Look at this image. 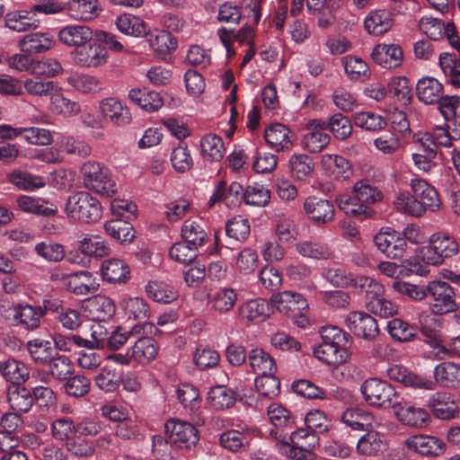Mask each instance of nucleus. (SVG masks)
Returning <instances> with one entry per match:
<instances>
[{
	"instance_id": "obj_47",
	"label": "nucleus",
	"mask_w": 460,
	"mask_h": 460,
	"mask_svg": "<svg viewBox=\"0 0 460 460\" xmlns=\"http://www.w3.org/2000/svg\"><path fill=\"white\" fill-rule=\"evenodd\" d=\"M79 250L87 256L102 258L111 252L110 246L98 235L85 234L78 242Z\"/></svg>"
},
{
	"instance_id": "obj_28",
	"label": "nucleus",
	"mask_w": 460,
	"mask_h": 460,
	"mask_svg": "<svg viewBox=\"0 0 460 460\" xmlns=\"http://www.w3.org/2000/svg\"><path fill=\"white\" fill-rule=\"evenodd\" d=\"M416 95L420 102L427 105L437 104L444 96L443 84L434 77L420 78L416 84Z\"/></svg>"
},
{
	"instance_id": "obj_52",
	"label": "nucleus",
	"mask_w": 460,
	"mask_h": 460,
	"mask_svg": "<svg viewBox=\"0 0 460 460\" xmlns=\"http://www.w3.org/2000/svg\"><path fill=\"white\" fill-rule=\"evenodd\" d=\"M146 292L155 302L169 304L178 297L177 291L170 285L162 281H150L146 286Z\"/></svg>"
},
{
	"instance_id": "obj_54",
	"label": "nucleus",
	"mask_w": 460,
	"mask_h": 460,
	"mask_svg": "<svg viewBox=\"0 0 460 460\" xmlns=\"http://www.w3.org/2000/svg\"><path fill=\"white\" fill-rule=\"evenodd\" d=\"M296 251L303 257L314 260H331L334 257L333 252L326 244L311 241L296 243Z\"/></svg>"
},
{
	"instance_id": "obj_40",
	"label": "nucleus",
	"mask_w": 460,
	"mask_h": 460,
	"mask_svg": "<svg viewBox=\"0 0 460 460\" xmlns=\"http://www.w3.org/2000/svg\"><path fill=\"white\" fill-rule=\"evenodd\" d=\"M55 46V40L46 33H31L20 41V49L27 54H40Z\"/></svg>"
},
{
	"instance_id": "obj_21",
	"label": "nucleus",
	"mask_w": 460,
	"mask_h": 460,
	"mask_svg": "<svg viewBox=\"0 0 460 460\" xmlns=\"http://www.w3.org/2000/svg\"><path fill=\"white\" fill-rule=\"evenodd\" d=\"M124 311L128 319L138 321L139 323L135 324L131 332L140 334L146 328L150 331L154 327L153 324L147 323L149 318L150 311L147 303L139 297H131L125 302Z\"/></svg>"
},
{
	"instance_id": "obj_46",
	"label": "nucleus",
	"mask_w": 460,
	"mask_h": 460,
	"mask_svg": "<svg viewBox=\"0 0 460 460\" xmlns=\"http://www.w3.org/2000/svg\"><path fill=\"white\" fill-rule=\"evenodd\" d=\"M237 301V293L232 288H223L216 291L209 298L211 308L220 314L232 310Z\"/></svg>"
},
{
	"instance_id": "obj_5",
	"label": "nucleus",
	"mask_w": 460,
	"mask_h": 460,
	"mask_svg": "<svg viewBox=\"0 0 460 460\" xmlns=\"http://www.w3.org/2000/svg\"><path fill=\"white\" fill-rule=\"evenodd\" d=\"M84 186L96 193L111 196L116 192V184L109 170L100 163L89 160L81 166Z\"/></svg>"
},
{
	"instance_id": "obj_49",
	"label": "nucleus",
	"mask_w": 460,
	"mask_h": 460,
	"mask_svg": "<svg viewBox=\"0 0 460 460\" xmlns=\"http://www.w3.org/2000/svg\"><path fill=\"white\" fill-rule=\"evenodd\" d=\"M104 228L111 237L121 243H131L135 238L132 225L122 219H111L104 225Z\"/></svg>"
},
{
	"instance_id": "obj_3",
	"label": "nucleus",
	"mask_w": 460,
	"mask_h": 460,
	"mask_svg": "<svg viewBox=\"0 0 460 460\" xmlns=\"http://www.w3.org/2000/svg\"><path fill=\"white\" fill-rule=\"evenodd\" d=\"M360 392L368 405L378 409H394L401 397L390 383L376 377L366 379L360 386Z\"/></svg>"
},
{
	"instance_id": "obj_59",
	"label": "nucleus",
	"mask_w": 460,
	"mask_h": 460,
	"mask_svg": "<svg viewBox=\"0 0 460 460\" xmlns=\"http://www.w3.org/2000/svg\"><path fill=\"white\" fill-rule=\"evenodd\" d=\"M325 128L329 129L333 137L338 140L349 138L352 133V124L350 119L341 113H335L325 120Z\"/></svg>"
},
{
	"instance_id": "obj_29",
	"label": "nucleus",
	"mask_w": 460,
	"mask_h": 460,
	"mask_svg": "<svg viewBox=\"0 0 460 460\" xmlns=\"http://www.w3.org/2000/svg\"><path fill=\"white\" fill-rule=\"evenodd\" d=\"M43 316L44 310H41V306L18 304L13 308V323L21 324L26 330L32 331L40 327Z\"/></svg>"
},
{
	"instance_id": "obj_38",
	"label": "nucleus",
	"mask_w": 460,
	"mask_h": 460,
	"mask_svg": "<svg viewBox=\"0 0 460 460\" xmlns=\"http://www.w3.org/2000/svg\"><path fill=\"white\" fill-rule=\"evenodd\" d=\"M21 210L42 217H53L58 212V207L43 199L30 196H21L17 199Z\"/></svg>"
},
{
	"instance_id": "obj_20",
	"label": "nucleus",
	"mask_w": 460,
	"mask_h": 460,
	"mask_svg": "<svg viewBox=\"0 0 460 460\" xmlns=\"http://www.w3.org/2000/svg\"><path fill=\"white\" fill-rule=\"evenodd\" d=\"M293 133L282 123H273L264 130L267 145L276 152L289 151L293 147Z\"/></svg>"
},
{
	"instance_id": "obj_32",
	"label": "nucleus",
	"mask_w": 460,
	"mask_h": 460,
	"mask_svg": "<svg viewBox=\"0 0 460 460\" xmlns=\"http://www.w3.org/2000/svg\"><path fill=\"white\" fill-rule=\"evenodd\" d=\"M7 402L10 408L17 412L27 413L33 406L32 390L24 385H9Z\"/></svg>"
},
{
	"instance_id": "obj_16",
	"label": "nucleus",
	"mask_w": 460,
	"mask_h": 460,
	"mask_svg": "<svg viewBox=\"0 0 460 460\" xmlns=\"http://www.w3.org/2000/svg\"><path fill=\"white\" fill-rule=\"evenodd\" d=\"M405 447L424 456L437 457L443 455L447 445L439 438L428 435H414L404 441Z\"/></svg>"
},
{
	"instance_id": "obj_62",
	"label": "nucleus",
	"mask_w": 460,
	"mask_h": 460,
	"mask_svg": "<svg viewBox=\"0 0 460 460\" xmlns=\"http://www.w3.org/2000/svg\"><path fill=\"white\" fill-rule=\"evenodd\" d=\"M27 11L12 12L5 16V25L13 31L24 32L37 28L36 21L29 17Z\"/></svg>"
},
{
	"instance_id": "obj_24",
	"label": "nucleus",
	"mask_w": 460,
	"mask_h": 460,
	"mask_svg": "<svg viewBox=\"0 0 460 460\" xmlns=\"http://www.w3.org/2000/svg\"><path fill=\"white\" fill-rule=\"evenodd\" d=\"M321 165L326 174L335 180H348L353 174L350 162L342 155L325 154L322 156Z\"/></svg>"
},
{
	"instance_id": "obj_57",
	"label": "nucleus",
	"mask_w": 460,
	"mask_h": 460,
	"mask_svg": "<svg viewBox=\"0 0 460 460\" xmlns=\"http://www.w3.org/2000/svg\"><path fill=\"white\" fill-rule=\"evenodd\" d=\"M289 168L294 178L304 181L313 173L314 163L307 155H293L289 159Z\"/></svg>"
},
{
	"instance_id": "obj_27",
	"label": "nucleus",
	"mask_w": 460,
	"mask_h": 460,
	"mask_svg": "<svg viewBox=\"0 0 460 460\" xmlns=\"http://www.w3.org/2000/svg\"><path fill=\"white\" fill-rule=\"evenodd\" d=\"M0 374L10 385H25L30 379V367L21 360L8 358L0 362Z\"/></svg>"
},
{
	"instance_id": "obj_39",
	"label": "nucleus",
	"mask_w": 460,
	"mask_h": 460,
	"mask_svg": "<svg viewBox=\"0 0 460 460\" xmlns=\"http://www.w3.org/2000/svg\"><path fill=\"white\" fill-rule=\"evenodd\" d=\"M387 92L394 102L409 105L413 98L412 88L406 76H394L387 84Z\"/></svg>"
},
{
	"instance_id": "obj_2",
	"label": "nucleus",
	"mask_w": 460,
	"mask_h": 460,
	"mask_svg": "<svg viewBox=\"0 0 460 460\" xmlns=\"http://www.w3.org/2000/svg\"><path fill=\"white\" fill-rule=\"evenodd\" d=\"M383 197L382 191L370 180L364 179L354 184L352 195H340L336 203L347 216L364 220L374 216L375 211L370 205L381 201Z\"/></svg>"
},
{
	"instance_id": "obj_23",
	"label": "nucleus",
	"mask_w": 460,
	"mask_h": 460,
	"mask_svg": "<svg viewBox=\"0 0 460 460\" xmlns=\"http://www.w3.org/2000/svg\"><path fill=\"white\" fill-rule=\"evenodd\" d=\"M84 310L95 322H104L115 314V304L110 297L102 295L92 296L84 301Z\"/></svg>"
},
{
	"instance_id": "obj_50",
	"label": "nucleus",
	"mask_w": 460,
	"mask_h": 460,
	"mask_svg": "<svg viewBox=\"0 0 460 460\" xmlns=\"http://www.w3.org/2000/svg\"><path fill=\"white\" fill-rule=\"evenodd\" d=\"M210 405L216 410H225L232 407L236 402V394L225 385H217L208 393Z\"/></svg>"
},
{
	"instance_id": "obj_42",
	"label": "nucleus",
	"mask_w": 460,
	"mask_h": 460,
	"mask_svg": "<svg viewBox=\"0 0 460 460\" xmlns=\"http://www.w3.org/2000/svg\"><path fill=\"white\" fill-rule=\"evenodd\" d=\"M94 48L93 58H106L108 53L104 49H109L112 53L123 52L124 47L117 37L109 32L100 31L95 33V40L91 49Z\"/></svg>"
},
{
	"instance_id": "obj_34",
	"label": "nucleus",
	"mask_w": 460,
	"mask_h": 460,
	"mask_svg": "<svg viewBox=\"0 0 460 460\" xmlns=\"http://www.w3.org/2000/svg\"><path fill=\"white\" fill-rule=\"evenodd\" d=\"M341 421L354 430H369L374 428V415L362 408H349L343 411Z\"/></svg>"
},
{
	"instance_id": "obj_60",
	"label": "nucleus",
	"mask_w": 460,
	"mask_h": 460,
	"mask_svg": "<svg viewBox=\"0 0 460 460\" xmlns=\"http://www.w3.org/2000/svg\"><path fill=\"white\" fill-rule=\"evenodd\" d=\"M394 206L398 211L416 217L423 216L426 212L424 205H421L414 194L409 192L400 193Z\"/></svg>"
},
{
	"instance_id": "obj_13",
	"label": "nucleus",
	"mask_w": 460,
	"mask_h": 460,
	"mask_svg": "<svg viewBox=\"0 0 460 460\" xmlns=\"http://www.w3.org/2000/svg\"><path fill=\"white\" fill-rule=\"evenodd\" d=\"M347 327L356 336L366 341H373L379 334L376 320L365 312H350L345 319Z\"/></svg>"
},
{
	"instance_id": "obj_14",
	"label": "nucleus",
	"mask_w": 460,
	"mask_h": 460,
	"mask_svg": "<svg viewBox=\"0 0 460 460\" xmlns=\"http://www.w3.org/2000/svg\"><path fill=\"white\" fill-rule=\"evenodd\" d=\"M303 208L308 218L317 226L334 220L335 208L328 199L310 196L305 199Z\"/></svg>"
},
{
	"instance_id": "obj_1",
	"label": "nucleus",
	"mask_w": 460,
	"mask_h": 460,
	"mask_svg": "<svg viewBox=\"0 0 460 460\" xmlns=\"http://www.w3.org/2000/svg\"><path fill=\"white\" fill-rule=\"evenodd\" d=\"M388 377L406 387L433 391L437 385L444 388H460V365L444 361L433 371L434 380L418 375L403 366L394 365L387 369Z\"/></svg>"
},
{
	"instance_id": "obj_10",
	"label": "nucleus",
	"mask_w": 460,
	"mask_h": 460,
	"mask_svg": "<svg viewBox=\"0 0 460 460\" xmlns=\"http://www.w3.org/2000/svg\"><path fill=\"white\" fill-rule=\"evenodd\" d=\"M419 26L420 31L431 40H438L443 34L452 48L460 52V38L454 23L447 25L441 20L430 16L422 17Z\"/></svg>"
},
{
	"instance_id": "obj_22",
	"label": "nucleus",
	"mask_w": 460,
	"mask_h": 460,
	"mask_svg": "<svg viewBox=\"0 0 460 460\" xmlns=\"http://www.w3.org/2000/svg\"><path fill=\"white\" fill-rule=\"evenodd\" d=\"M58 38L64 45L78 49L92 45L93 31L85 25H66L59 30Z\"/></svg>"
},
{
	"instance_id": "obj_30",
	"label": "nucleus",
	"mask_w": 460,
	"mask_h": 460,
	"mask_svg": "<svg viewBox=\"0 0 460 460\" xmlns=\"http://www.w3.org/2000/svg\"><path fill=\"white\" fill-rule=\"evenodd\" d=\"M101 271L103 279L109 283H126L130 279L129 267L124 261L117 258L103 261Z\"/></svg>"
},
{
	"instance_id": "obj_53",
	"label": "nucleus",
	"mask_w": 460,
	"mask_h": 460,
	"mask_svg": "<svg viewBox=\"0 0 460 460\" xmlns=\"http://www.w3.org/2000/svg\"><path fill=\"white\" fill-rule=\"evenodd\" d=\"M118 30L126 34L135 37H141L146 34V24L137 16L124 13L116 20Z\"/></svg>"
},
{
	"instance_id": "obj_19",
	"label": "nucleus",
	"mask_w": 460,
	"mask_h": 460,
	"mask_svg": "<svg viewBox=\"0 0 460 460\" xmlns=\"http://www.w3.org/2000/svg\"><path fill=\"white\" fill-rule=\"evenodd\" d=\"M243 200L244 201V191L239 182L233 181L226 186V181H221L208 200V207L212 208L217 202H224L227 208H232L238 207Z\"/></svg>"
},
{
	"instance_id": "obj_18",
	"label": "nucleus",
	"mask_w": 460,
	"mask_h": 460,
	"mask_svg": "<svg viewBox=\"0 0 460 460\" xmlns=\"http://www.w3.org/2000/svg\"><path fill=\"white\" fill-rule=\"evenodd\" d=\"M427 406L435 417L449 420L456 417L460 411V402L447 392H436L429 399Z\"/></svg>"
},
{
	"instance_id": "obj_61",
	"label": "nucleus",
	"mask_w": 460,
	"mask_h": 460,
	"mask_svg": "<svg viewBox=\"0 0 460 460\" xmlns=\"http://www.w3.org/2000/svg\"><path fill=\"white\" fill-rule=\"evenodd\" d=\"M387 331L390 336L397 341L408 342L416 336V329L407 322L394 318L387 323Z\"/></svg>"
},
{
	"instance_id": "obj_36",
	"label": "nucleus",
	"mask_w": 460,
	"mask_h": 460,
	"mask_svg": "<svg viewBox=\"0 0 460 460\" xmlns=\"http://www.w3.org/2000/svg\"><path fill=\"white\" fill-rule=\"evenodd\" d=\"M248 361L252 371L258 376L277 373L275 358L261 348L251 349L248 353Z\"/></svg>"
},
{
	"instance_id": "obj_4",
	"label": "nucleus",
	"mask_w": 460,
	"mask_h": 460,
	"mask_svg": "<svg viewBox=\"0 0 460 460\" xmlns=\"http://www.w3.org/2000/svg\"><path fill=\"white\" fill-rule=\"evenodd\" d=\"M68 217L84 223H94L102 217L101 202L88 191H78L68 197L66 204Z\"/></svg>"
},
{
	"instance_id": "obj_25",
	"label": "nucleus",
	"mask_w": 460,
	"mask_h": 460,
	"mask_svg": "<svg viewBox=\"0 0 460 460\" xmlns=\"http://www.w3.org/2000/svg\"><path fill=\"white\" fill-rule=\"evenodd\" d=\"M411 189L425 210L438 211L441 207V201L438 191L427 181L414 178L411 181Z\"/></svg>"
},
{
	"instance_id": "obj_12",
	"label": "nucleus",
	"mask_w": 460,
	"mask_h": 460,
	"mask_svg": "<svg viewBox=\"0 0 460 460\" xmlns=\"http://www.w3.org/2000/svg\"><path fill=\"white\" fill-rule=\"evenodd\" d=\"M375 246L392 260H399L404 256L407 243L395 230H381L374 236Z\"/></svg>"
},
{
	"instance_id": "obj_43",
	"label": "nucleus",
	"mask_w": 460,
	"mask_h": 460,
	"mask_svg": "<svg viewBox=\"0 0 460 460\" xmlns=\"http://www.w3.org/2000/svg\"><path fill=\"white\" fill-rule=\"evenodd\" d=\"M128 97L134 103L149 112L159 110L164 104L160 93L155 91L134 88L129 91Z\"/></svg>"
},
{
	"instance_id": "obj_31",
	"label": "nucleus",
	"mask_w": 460,
	"mask_h": 460,
	"mask_svg": "<svg viewBox=\"0 0 460 460\" xmlns=\"http://www.w3.org/2000/svg\"><path fill=\"white\" fill-rule=\"evenodd\" d=\"M101 111L105 119L117 126H125L131 120L129 109L115 98L102 101Z\"/></svg>"
},
{
	"instance_id": "obj_8",
	"label": "nucleus",
	"mask_w": 460,
	"mask_h": 460,
	"mask_svg": "<svg viewBox=\"0 0 460 460\" xmlns=\"http://www.w3.org/2000/svg\"><path fill=\"white\" fill-rule=\"evenodd\" d=\"M290 445L288 456L296 460H314V453L316 446L319 445L317 433L305 429H298L290 435Z\"/></svg>"
},
{
	"instance_id": "obj_55",
	"label": "nucleus",
	"mask_w": 460,
	"mask_h": 460,
	"mask_svg": "<svg viewBox=\"0 0 460 460\" xmlns=\"http://www.w3.org/2000/svg\"><path fill=\"white\" fill-rule=\"evenodd\" d=\"M320 334L322 341L345 350H348L352 343L351 335L337 326L329 325L322 327Z\"/></svg>"
},
{
	"instance_id": "obj_35",
	"label": "nucleus",
	"mask_w": 460,
	"mask_h": 460,
	"mask_svg": "<svg viewBox=\"0 0 460 460\" xmlns=\"http://www.w3.org/2000/svg\"><path fill=\"white\" fill-rule=\"evenodd\" d=\"M364 25L369 34L382 35L393 27V14L385 9L372 11L366 16Z\"/></svg>"
},
{
	"instance_id": "obj_41",
	"label": "nucleus",
	"mask_w": 460,
	"mask_h": 460,
	"mask_svg": "<svg viewBox=\"0 0 460 460\" xmlns=\"http://www.w3.org/2000/svg\"><path fill=\"white\" fill-rule=\"evenodd\" d=\"M314 355L323 363L337 367L346 362L348 350L322 341V343L314 349Z\"/></svg>"
},
{
	"instance_id": "obj_58",
	"label": "nucleus",
	"mask_w": 460,
	"mask_h": 460,
	"mask_svg": "<svg viewBox=\"0 0 460 460\" xmlns=\"http://www.w3.org/2000/svg\"><path fill=\"white\" fill-rule=\"evenodd\" d=\"M250 443L249 436L236 429L223 432L219 438V444L232 452L245 450Z\"/></svg>"
},
{
	"instance_id": "obj_63",
	"label": "nucleus",
	"mask_w": 460,
	"mask_h": 460,
	"mask_svg": "<svg viewBox=\"0 0 460 460\" xmlns=\"http://www.w3.org/2000/svg\"><path fill=\"white\" fill-rule=\"evenodd\" d=\"M35 253L49 262H59L66 255L64 245L52 242L43 241L34 247Z\"/></svg>"
},
{
	"instance_id": "obj_11",
	"label": "nucleus",
	"mask_w": 460,
	"mask_h": 460,
	"mask_svg": "<svg viewBox=\"0 0 460 460\" xmlns=\"http://www.w3.org/2000/svg\"><path fill=\"white\" fill-rule=\"evenodd\" d=\"M164 428L169 438L178 447L190 448L199 439L198 429L190 422L172 419L165 423Z\"/></svg>"
},
{
	"instance_id": "obj_9",
	"label": "nucleus",
	"mask_w": 460,
	"mask_h": 460,
	"mask_svg": "<svg viewBox=\"0 0 460 460\" xmlns=\"http://www.w3.org/2000/svg\"><path fill=\"white\" fill-rule=\"evenodd\" d=\"M426 290L427 296L429 295L433 298L430 306L435 314H444L456 310L455 291L447 282H429Z\"/></svg>"
},
{
	"instance_id": "obj_51",
	"label": "nucleus",
	"mask_w": 460,
	"mask_h": 460,
	"mask_svg": "<svg viewBox=\"0 0 460 460\" xmlns=\"http://www.w3.org/2000/svg\"><path fill=\"white\" fill-rule=\"evenodd\" d=\"M354 288L360 292L365 293L366 307L367 303L377 301L383 298L384 287L373 279L365 276H358L354 278Z\"/></svg>"
},
{
	"instance_id": "obj_64",
	"label": "nucleus",
	"mask_w": 460,
	"mask_h": 460,
	"mask_svg": "<svg viewBox=\"0 0 460 460\" xmlns=\"http://www.w3.org/2000/svg\"><path fill=\"white\" fill-rule=\"evenodd\" d=\"M254 383L261 396L272 399L280 393V381L276 376V373L258 376Z\"/></svg>"
},
{
	"instance_id": "obj_17",
	"label": "nucleus",
	"mask_w": 460,
	"mask_h": 460,
	"mask_svg": "<svg viewBox=\"0 0 460 460\" xmlns=\"http://www.w3.org/2000/svg\"><path fill=\"white\" fill-rule=\"evenodd\" d=\"M393 411L402 424L409 427L422 428L429 420V414L425 409L415 407L402 396L394 405Z\"/></svg>"
},
{
	"instance_id": "obj_26",
	"label": "nucleus",
	"mask_w": 460,
	"mask_h": 460,
	"mask_svg": "<svg viewBox=\"0 0 460 460\" xmlns=\"http://www.w3.org/2000/svg\"><path fill=\"white\" fill-rule=\"evenodd\" d=\"M66 10L72 19L89 22L100 15L102 7L97 0H68Z\"/></svg>"
},
{
	"instance_id": "obj_45",
	"label": "nucleus",
	"mask_w": 460,
	"mask_h": 460,
	"mask_svg": "<svg viewBox=\"0 0 460 460\" xmlns=\"http://www.w3.org/2000/svg\"><path fill=\"white\" fill-rule=\"evenodd\" d=\"M201 155L209 161L218 162L225 155V145L221 137L207 134L200 140Z\"/></svg>"
},
{
	"instance_id": "obj_37",
	"label": "nucleus",
	"mask_w": 460,
	"mask_h": 460,
	"mask_svg": "<svg viewBox=\"0 0 460 460\" xmlns=\"http://www.w3.org/2000/svg\"><path fill=\"white\" fill-rule=\"evenodd\" d=\"M181 235L184 241L196 247L197 250L208 241L207 226L201 220H186L182 225Z\"/></svg>"
},
{
	"instance_id": "obj_48",
	"label": "nucleus",
	"mask_w": 460,
	"mask_h": 460,
	"mask_svg": "<svg viewBox=\"0 0 460 460\" xmlns=\"http://www.w3.org/2000/svg\"><path fill=\"white\" fill-rule=\"evenodd\" d=\"M158 352L157 342L150 337L139 338L131 348V356L141 364L153 360Z\"/></svg>"
},
{
	"instance_id": "obj_56",
	"label": "nucleus",
	"mask_w": 460,
	"mask_h": 460,
	"mask_svg": "<svg viewBox=\"0 0 460 460\" xmlns=\"http://www.w3.org/2000/svg\"><path fill=\"white\" fill-rule=\"evenodd\" d=\"M27 349L31 359L38 364H48L54 356L50 341L34 339L27 342Z\"/></svg>"
},
{
	"instance_id": "obj_7",
	"label": "nucleus",
	"mask_w": 460,
	"mask_h": 460,
	"mask_svg": "<svg viewBox=\"0 0 460 460\" xmlns=\"http://www.w3.org/2000/svg\"><path fill=\"white\" fill-rule=\"evenodd\" d=\"M458 251L459 245L452 236L438 233L432 234L429 246L421 250V258L427 264L435 266L455 256Z\"/></svg>"
},
{
	"instance_id": "obj_15",
	"label": "nucleus",
	"mask_w": 460,
	"mask_h": 460,
	"mask_svg": "<svg viewBox=\"0 0 460 460\" xmlns=\"http://www.w3.org/2000/svg\"><path fill=\"white\" fill-rule=\"evenodd\" d=\"M305 129L307 132L303 137L302 144L309 153H320L330 144L331 137L325 132V120L311 119L306 123Z\"/></svg>"
},
{
	"instance_id": "obj_33",
	"label": "nucleus",
	"mask_w": 460,
	"mask_h": 460,
	"mask_svg": "<svg viewBox=\"0 0 460 460\" xmlns=\"http://www.w3.org/2000/svg\"><path fill=\"white\" fill-rule=\"evenodd\" d=\"M239 314L243 320L260 323L270 315V304L263 298L249 300L239 306Z\"/></svg>"
},
{
	"instance_id": "obj_44",
	"label": "nucleus",
	"mask_w": 460,
	"mask_h": 460,
	"mask_svg": "<svg viewBox=\"0 0 460 460\" xmlns=\"http://www.w3.org/2000/svg\"><path fill=\"white\" fill-rule=\"evenodd\" d=\"M367 433L361 437L357 445V450L360 455L376 456L386 448V442L384 435L367 430Z\"/></svg>"
},
{
	"instance_id": "obj_6",
	"label": "nucleus",
	"mask_w": 460,
	"mask_h": 460,
	"mask_svg": "<svg viewBox=\"0 0 460 460\" xmlns=\"http://www.w3.org/2000/svg\"><path fill=\"white\" fill-rule=\"evenodd\" d=\"M271 303L277 310L293 319L294 323L299 327H305L308 320L305 316V310L308 308L306 299L298 293L284 291L272 295Z\"/></svg>"
}]
</instances>
